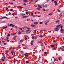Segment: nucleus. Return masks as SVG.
<instances>
[{"instance_id": "obj_1", "label": "nucleus", "mask_w": 64, "mask_h": 64, "mask_svg": "<svg viewBox=\"0 0 64 64\" xmlns=\"http://www.w3.org/2000/svg\"><path fill=\"white\" fill-rule=\"evenodd\" d=\"M61 24H60V25L58 26H57V28H55L54 29V30L55 31H57L59 30V29H58V28L60 26H61Z\"/></svg>"}, {"instance_id": "obj_2", "label": "nucleus", "mask_w": 64, "mask_h": 64, "mask_svg": "<svg viewBox=\"0 0 64 64\" xmlns=\"http://www.w3.org/2000/svg\"><path fill=\"white\" fill-rule=\"evenodd\" d=\"M30 31V30H26V33H29Z\"/></svg>"}, {"instance_id": "obj_3", "label": "nucleus", "mask_w": 64, "mask_h": 64, "mask_svg": "<svg viewBox=\"0 0 64 64\" xmlns=\"http://www.w3.org/2000/svg\"><path fill=\"white\" fill-rule=\"evenodd\" d=\"M61 32L62 33H64V30L63 29H61L60 30Z\"/></svg>"}, {"instance_id": "obj_4", "label": "nucleus", "mask_w": 64, "mask_h": 64, "mask_svg": "<svg viewBox=\"0 0 64 64\" xmlns=\"http://www.w3.org/2000/svg\"><path fill=\"white\" fill-rule=\"evenodd\" d=\"M31 16H32V17H36V16L35 15H33V12L32 13Z\"/></svg>"}, {"instance_id": "obj_5", "label": "nucleus", "mask_w": 64, "mask_h": 64, "mask_svg": "<svg viewBox=\"0 0 64 64\" xmlns=\"http://www.w3.org/2000/svg\"><path fill=\"white\" fill-rule=\"evenodd\" d=\"M24 41V39L21 40L20 41V42H23Z\"/></svg>"}, {"instance_id": "obj_6", "label": "nucleus", "mask_w": 64, "mask_h": 64, "mask_svg": "<svg viewBox=\"0 0 64 64\" xmlns=\"http://www.w3.org/2000/svg\"><path fill=\"white\" fill-rule=\"evenodd\" d=\"M52 14H53V12H51L50 14H48V16H49V15H50V16H51V15H52Z\"/></svg>"}, {"instance_id": "obj_7", "label": "nucleus", "mask_w": 64, "mask_h": 64, "mask_svg": "<svg viewBox=\"0 0 64 64\" xmlns=\"http://www.w3.org/2000/svg\"><path fill=\"white\" fill-rule=\"evenodd\" d=\"M34 23L35 25H37V24H38V22H34Z\"/></svg>"}, {"instance_id": "obj_8", "label": "nucleus", "mask_w": 64, "mask_h": 64, "mask_svg": "<svg viewBox=\"0 0 64 64\" xmlns=\"http://www.w3.org/2000/svg\"><path fill=\"white\" fill-rule=\"evenodd\" d=\"M54 3H55V5H57V2H56V1H54Z\"/></svg>"}, {"instance_id": "obj_9", "label": "nucleus", "mask_w": 64, "mask_h": 64, "mask_svg": "<svg viewBox=\"0 0 64 64\" xmlns=\"http://www.w3.org/2000/svg\"><path fill=\"white\" fill-rule=\"evenodd\" d=\"M28 53H25L24 54V55L26 56H28Z\"/></svg>"}, {"instance_id": "obj_10", "label": "nucleus", "mask_w": 64, "mask_h": 64, "mask_svg": "<svg viewBox=\"0 0 64 64\" xmlns=\"http://www.w3.org/2000/svg\"><path fill=\"white\" fill-rule=\"evenodd\" d=\"M47 6V5L46 4L45 5V6H44V5L43 6V7H46V8Z\"/></svg>"}, {"instance_id": "obj_11", "label": "nucleus", "mask_w": 64, "mask_h": 64, "mask_svg": "<svg viewBox=\"0 0 64 64\" xmlns=\"http://www.w3.org/2000/svg\"><path fill=\"white\" fill-rule=\"evenodd\" d=\"M38 7L39 8H42V6H41L38 5Z\"/></svg>"}, {"instance_id": "obj_12", "label": "nucleus", "mask_w": 64, "mask_h": 64, "mask_svg": "<svg viewBox=\"0 0 64 64\" xmlns=\"http://www.w3.org/2000/svg\"><path fill=\"white\" fill-rule=\"evenodd\" d=\"M34 34H36V30H34L33 32Z\"/></svg>"}, {"instance_id": "obj_13", "label": "nucleus", "mask_w": 64, "mask_h": 64, "mask_svg": "<svg viewBox=\"0 0 64 64\" xmlns=\"http://www.w3.org/2000/svg\"><path fill=\"white\" fill-rule=\"evenodd\" d=\"M28 17V16H24L22 17V18H26V17Z\"/></svg>"}, {"instance_id": "obj_14", "label": "nucleus", "mask_w": 64, "mask_h": 64, "mask_svg": "<svg viewBox=\"0 0 64 64\" xmlns=\"http://www.w3.org/2000/svg\"><path fill=\"white\" fill-rule=\"evenodd\" d=\"M16 34V33H12L11 34V35H15Z\"/></svg>"}, {"instance_id": "obj_15", "label": "nucleus", "mask_w": 64, "mask_h": 64, "mask_svg": "<svg viewBox=\"0 0 64 64\" xmlns=\"http://www.w3.org/2000/svg\"><path fill=\"white\" fill-rule=\"evenodd\" d=\"M59 22V20H57L56 21V23H58Z\"/></svg>"}, {"instance_id": "obj_16", "label": "nucleus", "mask_w": 64, "mask_h": 64, "mask_svg": "<svg viewBox=\"0 0 64 64\" xmlns=\"http://www.w3.org/2000/svg\"><path fill=\"white\" fill-rule=\"evenodd\" d=\"M31 26H32V27H35V25L32 24L31 25Z\"/></svg>"}, {"instance_id": "obj_17", "label": "nucleus", "mask_w": 64, "mask_h": 64, "mask_svg": "<svg viewBox=\"0 0 64 64\" xmlns=\"http://www.w3.org/2000/svg\"><path fill=\"white\" fill-rule=\"evenodd\" d=\"M21 33V32L20 31H19V32H18V35H19V34H20Z\"/></svg>"}, {"instance_id": "obj_18", "label": "nucleus", "mask_w": 64, "mask_h": 64, "mask_svg": "<svg viewBox=\"0 0 64 64\" xmlns=\"http://www.w3.org/2000/svg\"><path fill=\"white\" fill-rule=\"evenodd\" d=\"M41 43H42L41 44V46H44V44L43 43H42V42H41Z\"/></svg>"}, {"instance_id": "obj_19", "label": "nucleus", "mask_w": 64, "mask_h": 64, "mask_svg": "<svg viewBox=\"0 0 64 64\" xmlns=\"http://www.w3.org/2000/svg\"><path fill=\"white\" fill-rule=\"evenodd\" d=\"M56 48H54L52 49V50H56Z\"/></svg>"}, {"instance_id": "obj_20", "label": "nucleus", "mask_w": 64, "mask_h": 64, "mask_svg": "<svg viewBox=\"0 0 64 64\" xmlns=\"http://www.w3.org/2000/svg\"><path fill=\"white\" fill-rule=\"evenodd\" d=\"M24 2H27L28 1L27 0H24L23 1Z\"/></svg>"}, {"instance_id": "obj_21", "label": "nucleus", "mask_w": 64, "mask_h": 64, "mask_svg": "<svg viewBox=\"0 0 64 64\" xmlns=\"http://www.w3.org/2000/svg\"><path fill=\"white\" fill-rule=\"evenodd\" d=\"M5 52H6V53H8L9 52V51L8 50H6L5 51Z\"/></svg>"}, {"instance_id": "obj_22", "label": "nucleus", "mask_w": 64, "mask_h": 64, "mask_svg": "<svg viewBox=\"0 0 64 64\" xmlns=\"http://www.w3.org/2000/svg\"><path fill=\"white\" fill-rule=\"evenodd\" d=\"M26 21H30V19L29 18Z\"/></svg>"}, {"instance_id": "obj_23", "label": "nucleus", "mask_w": 64, "mask_h": 64, "mask_svg": "<svg viewBox=\"0 0 64 64\" xmlns=\"http://www.w3.org/2000/svg\"><path fill=\"white\" fill-rule=\"evenodd\" d=\"M32 39H35V38H34V36H32Z\"/></svg>"}, {"instance_id": "obj_24", "label": "nucleus", "mask_w": 64, "mask_h": 64, "mask_svg": "<svg viewBox=\"0 0 64 64\" xmlns=\"http://www.w3.org/2000/svg\"><path fill=\"white\" fill-rule=\"evenodd\" d=\"M7 27H8V26H6L5 27H4V28H3V29H6V28H7Z\"/></svg>"}, {"instance_id": "obj_25", "label": "nucleus", "mask_w": 64, "mask_h": 64, "mask_svg": "<svg viewBox=\"0 0 64 64\" xmlns=\"http://www.w3.org/2000/svg\"><path fill=\"white\" fill-rule=\"evenodd\" d=\"M51 47H52V48H53V47H55V46H54V45H52L51 46Z\"/></svg>"}, {"instance_id": "obj_26", "label": "nucleus", "mask_w": 64, "mask_h": 64, "mask_svg": "<svg viewBox=\"0 0 64 64\" xmlns=\"http://www.w3.org/2000/svg\"><path fill=\"white\" fill-rule=\"evenodd\" d=\"M20 16H22V15L23 16V14L22 13H20Z\"/></svg>"}, {"instance_id": "obj_27", "label": "nucleus", "mask_w": 64, "mask_h": 64, "mask_svg": "<svg viewBox=\"0 0 64 64\" xmlns=\"http://www.w3.org/2000/svg\"><path fill=\"white\" fill-rule=\"evenodd\" d=\"M28 14H29V12H26V14L28 15Z\"/></svg>"}, {"instance_id": "obj_28", "label": "nucleus", "mask_w": 64, "mask_h": 64, "mask_svg": "<svg viewBox=\"0 0 64 64\" xmlns=\"http://www.w3.org/2000/svg\"><path fill=\"white\" fill-rule=\"evenodd\" d=\"M39 23H40V24H43V22H39Z\"/></svg>"}, {"instance_id": "obj_29", "label": "nucleus", "mask_w": 64, "mask_h": 64, "mask_svg": "<svg viewBox=\"0 0 64 64\" xmlns=\"http://www.w3.org/2000/svg\"><path fill=\"white\" fill-rule=\"evenodd\" d=\"M62 14L61 13V14H60L59 16H60V17H61V16H62Z\"/></svg>"}, {"instance_id": "obj_30", "label": "nucleus", "mask_w": 64, "mask_h": 64, "mask_svg": "<svg viewBox=\"0 0 64 64\" xmlns=\"http://www.w3.org/2000/svg\"><path fill=\"white\" fill-rule=\"evenodd\" d=\"M48 24V23L47 22H46L45 23V25H47V24Z\"/></svg>"}, {"instance_id": "obj_31", "label": "nucleus", "mask_w": 64, "mask_h": 64, "mask_svg": "<svg viewBox=\"0 0 64 64\" xmlns=\"http://www.w3.org/2000/svg\"><path fill=\"white\" fill-rule=\"evenodd\" d=\"M3 17L4 18H7V17L6 16H3Z\"/></svg>"}, {"instance_id": "obj_32", "label": "nucleus", "mask_w": 64, "mask_h": 64, "mask_svg": "<svg viewBox=\"0 0 64 64\" xmlns=\"http://www.w3.org/2000/svg\"><path fill=\"white\" fill-rule=\"evenodd\" d=\"M39 36L40 37H42L43 36L42 35H39Z\"/></svg>"}, {"instance_id": "obj_33", "label": "nucleus", "mask_w": 64, "mask_h": 64, "mask_svg": "<svg viewBox=\"0 0 64 64\" xmlns=\"http://www.w3.org/2000/svg\"><path fill=\"white\" fill-rule=\"evenodd\" d=\"M1 60L2 61H3L4 62V59H1Z\"/></svg>"}, {"instance_id": "obj_34", "label": "nucleus", "mask_w": 64, "mask_h": 64, "mask_svg": "<svg viewBox=\"0 0 64 64\" xmlns=\"http://www.w3.org/2000/svg\"><path fill=\"white\" fill-rule=\"evenodd\" d=\"M30 44L31 45H33V43L32 42H31Z\"/></svg>"}, {"instance_id": "obj_35", "label": "nucleus", "mask_w": 64, "mask_h": 64, "mask_svg": "<svg viewBox=\"0 0 64 64\" xmlns=\"http://www.w3.org/2000/svg\"><path fill=\"white\" fill-rule=\"evenodd\" d=\"M2 19H4L3 16L2 17V18H0V19L1 20Z\"/></svg>"}, {"instance_id": "obj_36", "label": "nucleus", "mask_w": 64, "mask_h": 64, "mask_svg": "<svg viewBox=\"0 0 64 64\" xmlns=\"http://www.w3.org/2000/svg\"><path fill=\"white\" fill-rule=\"evenodd\" d=\"M9 4H12V5H13V2H12V3H11L10 2H9Z\"/></svg>"}, {"instance_id": "obj_37", "label": "nucleus", "mask_w": 64, "mask_h": 64, "mask_svg": "<svg viewBox=\"0 0 64 64\" xmlns=\"http://www.w3.org/2000/svg\"><path fill=\"white\" fill-rule=\"evenodd\" d=\"M37 36H34L35 39H37Z\"/></svg>"}, {"instance_id": "obj_38", "label": "nucleus", "mask_w": 64, "mask_h": 64, "mask_svg": "<svg viewBox=\"0 0 64 64\" xmlns=\"http://www.w3.org/2000/svg\"><path fill=\"white\" fill-rule=\"evenodd\" d=\"M15 25L12 24V27H15Z\"/></svg>"}, {"instance_id": "obj_39", "label": "nucleus", "mask_w": 64, "mask_h": 64, "mask_svg": "<svg viewBox=\"0 0 64 64\" xmlns=\"http://www.w3.org/2000/svg\"><path fill=\"white\" fill-rule=\"evenodd\" d=\"M60 28H61V29H62V28H63V26H60Z\"/></svg>"}, {"instance_id": "obj_40", "label": "nucleus", "mask_w": 64, "mask_h": 64, "mask_svg": "<svg viewBox=\"0 0 64 64\" xmlns=\"http://www.w3.org/2000/svg\"><path fill=\"white\" fill-rule=\"evenodd\" d=\"M49 0H46V2H47V3H48V2H49Z\"/></svg>"}, {"instance_id": "obj_41", "label": "nucleus", "mask_w": 64, "mask_h": 64, "mask_svg": "<svg viewBox=\"0 0 64 64\" xmlns=\"http://www.w3.org/2000/svg\"><path fill=\"white\" fill-rule=\"evenodd\" d=\"M26 63H29V61H26Z\"/></svg>"}, {"instance_id": "obj_42", "label": "nucleus", "mask_w": 64, "mask_h": 64, "mask_svg": "<svg viewBox=\"0 0 64 64\" xmlns=\"http://www.w3.org/2000/svg\"><path fill=\"white\" fill-rule=\"evenodd\" d=\"M37 9L38 10H40V8H37Z\"/></svg>"}, {"instance_id": "obj_43", "label": "nucleus", "mask_w": 64, "mask_h": 64, "mask_svg": "<svg viewBox=\"0 0 64 64\" xmlns=\"http://www.w3.org/2000/svg\"><path fill=\"white\" fill-rule=\"evenodd\" d=\"M38 43H41V42L40 41L38 42Z\"/></svg>"}, {"instance_id": "obj_44", "label": "nucleus", "mask_w": 64, "mask_h": 64, "mask_svg": "<svg viewBox=\"0 0 64 64\" xmlns=\"http://www.w3.org/2000/svg\"><path fill=\"white\" fill-rule=\"evenodd\" d=\"M34 40H33L31 42H34Z\"/></svg>"}, {"instance_id": "obj_45", "label": "nucleus", "mask_w": 64, "mask_h": 64, "mask_svg": "<svg viewBox=\"0 0 64 64\" xmlns=\"http://www.w3.org/2000/svg\"><path fill=\"white\" fill-rule=\"evenodd\" d=\"M13 25V24H10V26H12V25Z\"/></svg>"}, {"instance_id": "obj_46", "label": "nucleus", "mask_w": 64, "mask_h": 64, "mask_svg": "<svg viewBox=\"0 0 64 64\" xmlns=\"http://www.w3.org/2000/svg\"><path fill=\"white\" fill-rule=\"evenodd\" d=\"M58 12H60V11H61L59 9H58Z\"/></svg>"}, {"instance_id": "obj_47", "label": "nucleus", "mask_w": 64, "mask_h": 64, "mask_svg": "<svg viewBox=\"0 0 64 64\" xmlns=\"http://www.w3.org/2000/svg\"><path fill=\"white\" fill-rule=\"evenodd\" d=\"M38 0H36L35 2V3H36V2H38Z\"/></svg>"}, {"instance_id": "obj_48", "label": "nucleus", "mask_w": 64, "mask_h": 64, "mask_svg": "<svg viewBox=\"0 0 64 64\" xmlns=\"http://www.w3.org/2000/svg\"><path fill=\"white\" fill-rule=\"evenodd\" d=\"M44 53L45 54H47V52H45Z\"/></svg>"}, {"instance_id": "obj_49", "label": "nucleus", "mask_w": 64, "mask_h": 64, "mask_svg": "<svg viewBox=\"0 0 64 64\" xmlns=\"http://www.w3.org/2000/svg\"><path fill=\"white\" fill-rule=\"evenodd\" d=\"M6 8V10H8V8Z\"/></svg>"}, {"instance_id": "obj_50", "label": "nucleus", "mask_w": 64, "mask_h": 64, "mask_svg": "<svg viewBox=\"0 0 64 64\" xmlns=\"http://www.w3.org/2000/svg\"><path fill=\"white\" fill-rule=\"evenodd\" d=\"M42 10L44 11H45V9L43 8Z\"/></svg>"}, {"instance_id": "obj_51", "label": "nucleus", "mask_w": 64, "mask_h": 64, "mask_svg": "<svg viewBox=\"0 0 64 64\" xmlns=\"http://www.w3.org/2000/svg\"><path fill=\"white\" fill-rule=\"evenodd\" d=\"M4 59H5V56H4Z\"/></svg>"}, {"instance_id": "obj_52", "label": "nucleus", "mask_w": 64, "mask_h": 64, "mask_svg": "<svg viewBox=\"0 0 64 64\" xmlns=\"http://www.w3.org/2000/svg\"><path fill=\"white\" fill-rule=\"evenodd\" d=\"M2 42L3 43H5V41H2Z\"/></svg>"}, {"instance_id": "obj_53", "label": "nucleus", "mask_w": 64, "mask_h": 64, "mask_svg": "<svg viewBox=\"0 0 64 64\" xmlns=\"http://www.w3.org/2000/svg\"><path fill=\"white\" fill-rule=\"evenodd\" d=\"M15 28H16V29H17V26H16L15 27Z\"/></svg>"}, {"instance_id": "obj_54", "label": "nucleus", "mask_w": 64, "mask_h": 64, "mask_svg": "<svg viewBox=\"0 0 64 64\" xmlns=\"http://www.w3.org/2000/svg\"><path fill=\"white\" fill-rule=\"evenodd\" d=\"M10 36V34H8V35L7 36Z\"/></svg>"}, {"instance_id": "obj_55", "label": "nucleus", "mask_w": 64, "mask_h": 64, "mask_svg": "<svg viewBox=\"0 0 64 64\" xmlns=\"http://www.w3.org/2000/svg\"><path fill=\"white\" fill-rule=\"evenodd\" d=\"M53 43H55V40H53Z\"/></svg>"}, {"instance_id": "obj_56", "label": "nucleus", "mask_w": 64, "mask_h": 64, "mask_svg": "<svg viewBox=\"0 0 64 64\" xmlns=\"http://www.w3.org/2000/svg\"><path fill=\"white\" fill-rule=\"evenodd\" d=\"M27 38L26 37H25V40H27Z\"/></svg>"}, {"instance_id": "obj_57", "label": "nucleus", "mask_w": 64, "mask_h": 64, "mask_svg": "<svg viewBox=\"0 0 64 64\" xmlns=\"http://www.w3.org/2000/svg\"><path fill=\"white\" fill-rule=\"evenodd\" d=\"M10 11H13V9H11L10 10Z\"/></svg>"}, {"instance_id": "obj_58", "label": "nucleus", "mask_w": 64, "mask_h": 64, "mask_svg": "<svg viewBox=\"0 0 64 64\" xmlns=\"http://www.w3.org/2000/svg\"><path fill=\"white\" fill-rule=\"evenodd\" d=\"M19 29H20V30H22V28H19Z\"/></svg>"}, {"instance_id": "obj_59", "label": "nucleus", "mask_w": 64, "mask_h": 64, "mask_svg": "<svg viewBox=\"0 0 64 64\" xmlns=\"http://www.w3.org/2000/svg\"><path fill=\"white\" fill-rule=\"evenodd\" d=\"M38 17H41V16H38Z\"/></svg>"}, {"instance_id": "obj_60", "label": "nucleus", "mask_w": 64, "mask_h": 64, "mask_svg": "<svg viewBox=\"0 0 64 64\" xmlns=\"http://www.w3.org/2000/svg\"><path fill=\"white\" fill-rule=\"evenodd\" d=\"M12 15L13 16H14V13H12Z\"/></svg>"}, {"instance_id": "obj_61", "label": "nucleus", "mask_w": 64, "mask_h": 64, "mask_svg": "<svg viewBox=\"0 0 64 64\" xmlns=\"http://www.w3.org/2000/svg\"><path fill=\"white\" fill-rule=\"evenodd\" d=\"M22 32H24V31L23 30H22Z\"/></svg>"}, {"instance_id": "obj_62", "label": "nucleus", "mask_w": 64, "mask_h": 64, "mask_svg": "<svg viewBox=\"0 0 64 64\" xmlns=\"http://www.w3.org/2000/svg\"><path fill=\"white\" fill-rule=\"evenodd\" d=\"M21 53H22H22H23V52L22 51H21Z\"/></svg>"}, {"instance_id": "obj_63", "label": "nucleus", "mask_w": 64, "mask_h": 64, "mask_svg": "<svg viewBox=\"0 0 64 64\" xmlns=\"http://www.w3.org/2000/svg\"><path fill=\"white\" fill-rule=\"evenodd\" d=\"M16 37H17V36H16L14 37V38H16Z\"/></svg>"}, {"instance_id": "obj_64", "label": "nucleus", "mask_w": 64, "mask_h": 64, "mask_svg": "<svg viewBox=\"0 0 64 64\" xmlns=\"http://www.w3.org/2000/svg\"><path fill=\"white\" fill-rule=\"evenodd\" d=\"M6 43H4V45H6Z\"/></svg>"}]
</instances>
